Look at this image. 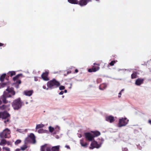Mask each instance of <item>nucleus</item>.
I'll return each mask as SVG.
<instances>
[{
  "label": "nucleus",
  "instance_id": "obj_1",
  "mask_svg": "<svg viewBox=\"0 0 151 151\" xmlns=\"http://www.w3.org/2000/svg\"><path fill=\"white\" fill-rule=\"evenodd\" d=\"M15 94V92L13 88L8 87L4 92L3 94L1 96V99L4 103H6L8 101L6 100V98L11 97L12 96L14 95Z\"/></svg>",
  "mask_w": 151,
  "mask_h": 151
},
{
  "label": "nucleus",
  "instance_id": "obj_2",
  "mask_svg": "<svg viewBox=\"0 0 151 151\" xmlns=\"http://www.w3.org/2000/svg\"><path fill=\"white\" fill-rule=\"evenodd\" d=\"M98 142L94 141L91 142L89 147L90 149H93L95 148H99L101 147L104 140L102 138H99L98 139Z\"/></svg>",
  "mask_w": 151,
  "mask_h": 151
},
{
  "label": "nucleus",
  "instance_id": "obj_3",
  "mask_svg": "<svg viewBox=\"0 0 151 151\" xmlns=\"http://www.w3.org/2000/svg\"><path fill=\"white\" fill-rule=\"evenodd\" d=\"M22 106V102L20 98L14 100L13 102L12 106L15 110H18Z\"/></svg>",
  "mask_w": 151,
  "mask_h": 151
},
{
  "label": "nucleus",
  "instance_id": "obj_4",
  "mask_svg": "<svg viewBox=\"0 0 151 151\" xmlns=\"http://www.w3.org/2000/svg\"><path fill=\"white\" fill-rule=\"evenodd\" d=\"M60 85V83L55 79L48 81L47 83V86L50 89H52L57 88Z\"/></svg>",
  "mask_w": 151,
  "mask_h": 151
},
{
  "label": "nucleus",
  "instance_id": "obj_5",
  "mask_svg": "<svg viewBox=\"0 0 151 151\" xmlns=\"http://www.w3.org/2000/svg\"><path fill=\"white\" fill-rule=\"evenodd\" d=\"M10 133V130L6 128L0 133V137L2 138H9L11 137Z\"/></svg>",
  "mask_w": 151,
  "mask_h": 151
},
{
  "label": "nucleus",
  "instance_id": "obj_6",
  "mask_svg": "<svg viewBox=\"0 0 151 151\" xmlns=\"http://www.w3.org/2000/svg\"><path fill=\"white\" fill-rule=\"evenodd\" d=\"M10 116V115L6 112H0V119H5L4 122L6 124H7L9 122V118Z\"/></svg>",
  "mask_w": 151,
  "mask_h": 151
},
{
  "label": "nucleus",
  "instance_id": "obj_7",
  "mask_svg": "<svg viewBox=\"0 0 151 151\" xmlns=\"http://www.w3.org/2000/svg\"><path fill=\"white\" fill-rule=\"evenodd\" d=\"M129 120L126 118H122L119 119L118 125L119 127H121L126 126L128 123Z\"/></svg>",
  "mask_w": 151,
  "mask_h": 151
},
{
  "label": "nucleus",
  "instance_id": "obj_8",
  "mask_svg": "<svg viewBox=\"0 0 151 151\" xmlns=\"http://www.w3.org/2000/svg\"><path fill=\"white\" fill-rule=\"evenodd\" d=\"M29 142H30L33 144L35 143L36 141L35 139V137L34 134L32 133L31 134L29 135L26 139L25 141V143H27Z\"/></svg>",
  "mask_w": 151,
  "mask_h": 151
},
{
  "label": "nucleus",
  "instance_id": "obj_9",
  "mask_svg": "<svg viewBox=\"0 0 151 151\" xmlns=\"http://www.w3.org/2000/svg\"><path fill=\"white\" fill-rule=\"evenodd\" d=\"M85 136L86 139L89 141H92L94 139V136L91 132L86 133Z\"/></svg>",
  "mask_w": 151,
  "mask_h": 151
},
{
  "label": "nucleus",
  "instance_id": "obj_10",
  "mask_svg": "<svg viewBox=\"0 0 151 151\" xmlns=\"http://www.w3.org/2000/svg\"><path fill=\"white\" fill-rule=\"evenodd\" d=\"M91 1V0H80L78 2V4L81 6H83L86 5L88 3Z\"/></svg>",
  "mask_w": 151,
  "mask_h": 151
},
{
  "label": "nucleus",
  "instance_id": "obj_11",
  "mask_svg": "<svg viewBox=\"0 0 151 151\" xmlns=\"http://www.w3.org/2000/svg\"><path fill=\"white\" fill-rule=\"evenodd\" d=\"M51 147L47 144L42 146L41 147V151H45L46 149V151H51Z\"/></svg>",
  "mask_w": 151,
  "mask_h": 151
},
{
  "label": "nucleus",
  "instance_id": "obj_12",
  "mask_svg": "<svg viewBox=\"0 0 151 151\" xmlns=\"http://www.w3.org/2000/svg\"><path fill=\"white\" fill-rule=\"evenodd\" d=\"M48 73L49 71H46L42 75V77L44 80L47 81L49 80L47 77Z\"/></svg>",
  "mask_w": 151,
  "mask_h": 151
},
{
  "label": "nucleus",
  "instance_id": "obj_13",
  "mask_svg": "<svg viewBox=\"0 0 151 151\" xmlns=\"http://www.w3.org/2000/svg\"><path fill=\"white\" fill-rule=\"evenodd\" d=\"M99 69V67L98 66H93L92 68H91L88 69V71L89 72H95L98 70Z\"/></svg>",
  "mask_w": 151,
  "mask_h": 151
},
{
  "label": "nucleus",
  "instance_id": "obj_14",
  "mask_svg": "<svg viewBox=\"0 0 151 151\" xmlns=\"http://www.w3.org/2000/svg\"><path fill=\"white\" fill-rule=\"evenodd\" d=\"M106 120L110 123H112L114 120V117L111 116H107L106 117Z\"/></svg>",
  "mask_w": 151,
  "mask_h": 151
},
{
  "label": "nucleus",
  "instance_id": "obj_15",
  "mask_svg": "<svg viewBox=\"0 0 151 151\" xmlns=\"http://www.w3.org/2000/svg\"><path fill=\"white\" fill-rule=\"evenodd\" d=\"M33 90H26L24 91L23 94L24 95L28 96H30L33 93Z\"/></svg>",
  "mask_w": 151,
  "mask_h": 151
},
{
  "label": "nucleus",
  "instance_id": "obj_16",
  "mask_svg": "<svg viewBox=\"0 0 151 151\" xmlns=\"http://www.w3.org/2000/svg\"><path fill=\"white\" fill-rule=\"evenodd\" d=\"M10 106V105H3L1 106H0V110H9V107Z\"/></svg>",
  "mask_w": 151,
  "mask_h": 151
},
{
  "label": "nucleus",
  "instance_id": "obj_17",
  "mask_svg": "<svg viewBox=\"0 0 151 151\" xmlns=\"http://www.w3.org/2000/svg\"><path fill=\"white\" fill-rule=\"evenodd\" d=\"M80 143L81 146L85 148L87 147V144L86 142L84 141L83 139H81L80 140Z\"/></svg>",
  "mask_w": 151,
  "mask_h": 151
},
{
  "label": "nucleus",
  "instance_id": "obj_18",
  "mask_svg": "<svg viewBox=\"0 0 151 151\" xmlns=\"http://www.w3.org/2000/svg\"><path fill=\"white\" fill-rule=\"evenodd\" d=\"M143 81L142 79L138 78L136 80L135 82V84L137 86H139L142 84Z\"/></svg>",
  "mask_w": 151,
  "mask_h": 151
},
{
  "label": "nucleus",
  "instance_id": "obj_19",
  "mask_svg": "<svg viewBox=\"0 0 151 151\" xmlns=\"http://www.w3.org/2000/svg\"><path fill=\"white\" fill-rule=\"evenodd\" d=\"M91 132L94 136V138L99 136L101 134L100 132L98 131H91Z\"/></svg>",
  "mask_w": 151,
  "mask_h": 151
},
{
  "label": "nucleus",
  "instance_id": "obj_20",
  "mask_svg": "<svg viewBox=\"0 0 151 151\" xmlns=\"http://www.w3.org/2000/svg\"><path fill=\"white\" fill-rule=\"evenodd\" d=\"M60 130V127L58 126H56L55 127V132L54 133V134H58L59 133Z\"/></svg>",
  "mask_w": 151,
  "mask_h": 151
},
{
  "label": "nucleus",
  "instance_id": "obj_21",
  "mask_svg": "<svg viewBox=\"0 0 151 151\" xmlns=\"http://www.w3.org/2000/svg\"><path fill=\"white\" fill-rule=\"evenodd\" d=\"M68 1L72 4H78V1L77 0H68Z\"/></svg>",
  "mask_w": 151,
  "mask_h": 151
},
{
  "label": "nucleus",
  "instance_id": "obj_22",
  "mask_svg": "<svg viewBox=\"0 0 151 151\" xmlns=\"http://www.w3.org/2000/svg\"><path fill=\"white\" fill-rule=\"evenodd\" d=\"M60 147V146L59 145L53 147L52 148L51 150L52 151H59Z\"/></svg>",
  "mask_w": 151,
  "mask_h": 151
},
{
  "label": "nucleus",
  "instance_id": "obj_23",
  "mask_svg": "<svg viewBox=\"0 0 151 151\" xmlns=\"http://www.w3.org/2000/svg\"><path fill=\"white\" fill-rule=\"evenodd\" d=\"M6 141L5 139H2L0 142V145L4 146L6 145Z\"/></svg>",
  "mask_w": 151,
  "mask_h": 151
},
{
  "label": "nucleus",
  "instance_id": "obj_24",
  "mask_svg": "<svg viewBox=\"0 0 151 151\" xmlns=\"http://www.w3.org/2000/svg\"><path fill=\"white\" fill-rule=\"evenodd\" d=\"M38 132L39 133H46L48 132V131L47 130L43 129H39L38 131Z\"/></svg>",
  "mask_w": 151,
  "mask_h": 151
},
{
  "label": "nucleus",
  "instance_id": "obj_25",
  "mask_svg": "<svg viewBox=\"0 0 151 151\" xmlns=\"http://www.w3.org/2000/svg\"><path fill=\"white\" fill-rule=\"evenodd\" d=\"M107 87V85L106 83H103L101 84L100 86V88H101V89L103 90L105 89Z\"/></svg>",
  "mask_w": 151,
  "mask_h": 151
},
{
  "label": "nucleus",
  "instance_id": "obj_26",
  "mask_svg": "<svg viewBox=\"0 0 151 151\" xmlns=\"http://www.w3.org/2000/svg\"><path fill=\"white\" fill-rule=\"evenodd\" d=\"M44 127V125L43 124H37L36 125V129H38L40 128H43Z\"/></svg>",
  "mask_w": 151,
  "mask_h": 151
},
{
  "label": "nucleus",
  "instance_id": "obj_27",
  "mask_svg": "<svg viewBox=\"0 0 151 151\" xmlns=\"http://www.w3.org/2000/svg\"><path fill=\"white\" fill-rule=\"evenodd\" d=\"M6 74H2L0 78V80L1 82H2L4 81V79L5 77Z\"/></svg>",
  "mask_w": 151,
  "mask_h": 151
},
{
  "label": "nucleus",
  "instance_id": "obj_28",
  "mask_svg": "<svg viewBox=\"0 0 151 151\" xmlns=\"http://www.w3.org/2000/svg\"><path fill=\"white\" fill-rule=\"evenodd\" d=\"M15 72L14 71H9L8 73V74L10 75L11 76L15 75Z\"/></svg>",
  "mask_w": 151,
  "mask_h": 151
},
{
  "label": "nucleus",
  "instance_id": "obj_29",
  "mask_svg": "<svg viewBox=\"0 0 151 151\" xmlns=\"http://www.w3.org/2000/svg\"><path fill=\"white\" fill-rule=\"evenodd\" d=\"M48 129L50 132L52 133L55 131V127L54 128L51 126L49 127Z\"/></svg>",
  "mask_w": 151,
  "mask_h": 151
},
{
  "label": "nucleus",
  "instance_id": "obj_30",
  "mask_svg": "<svg viewBox=\"0 0 151 151\" xmlns=\"http://www.w3.org/2000/svg\"><path fill=\"white\" fill-rule=\"evenodd\" d=\"M22 74H19L16 76L15 77H14L13 78V80L14 81H15L17 80L19 78V77L21 75H22Z\"/></svg>",
  "mask_w": 151,
  "mask_h": 151
},
{
  "label": "nucleus",
  "instance_id": "obj_31",
  "mask_svg": "<svg viewBox=\"0 0 151 151\" xmlns=\"http://www.w3.org/2000/svg\"><path fill=\"white\" fill-rule=\"evenodd\" d=\"M136 73L135 72H134L131 75L132 78H136Z\"/></svg>",
  "mask_w": 151,
  "mask_h": 151
},
{
  "label": "nucleus",
  "instance_id": "obj_32",
  "mask_svg": "<svg viewBox=\"0 0 151 151\" xmlns=\"http://www.w3.org/2000/svg\"><path fill=\"white\" fill-rule=\"evenodd\" d=\"M124 91V89H122L119 92V93L118 94V97L119 98H120L121 97V96L122 94V92Z\"/></svg>",
  "mask_w": 151,
  "mask_h": 151
},
{
  "label": "nucleus",
  "instance_id": "obj_33",
  "mask_svg": "<svg viewBox=\"0 0 151 151\" xmlns=\"http://www.w3.org/2000/svg\"><path fill=\"white\" fill-rule=\"evenodd\" d=\"M27 146L26 145H24L22 146V147H21L20 148L21 149V150L23 151L25 149H26L27 148Z\"/></svg>",
  "mask_w": 151,
  "mask_h": 151
},
{
  "label": "nucleus",
  "instance_id": "obj_34",
  "mask_svg": "<svg viewBox=\"0 0 151 151\" xmlns=\"http://www.w3.org/2000/svg\"><path fill=\"white\" fill-rule=\"evenodd\" d=\"M3 150H5L6 151H10V149L6 147H4L3 148Z\"/></svg>",
  "mask_w": 151,
  "mask_h": 151
},
{
  "label": "nucleus",
  "instance_id": "obj_35",
  "mask_svg": "<svg viewBox=\"0 0 151 151\" xmlns=\"http://www.w3.org/2000/svg\"><path fill=\"white\" fill-rule=\"evenodd\" d=\"M21 142V140L19 139H18L16 140L15 142V145H17L19 144Z\"/></svg>",
  "mask_w": 151,
  "mask_h": 151
},
{
  "label": "nucleus",
  "instance_id": "obj_36",
  "mask_svg": "<svg viewBox=\"0 0 151 151\" xmlns=\"http://www.w3.org/2000/svg\"><path fill=\"white\" fill-rule=\"evenodd\" d=\"M115 63L116 61H112L109 64L111 66H113Z\"/></svg>",
  "mask_w": 151,
  "mask_h": 151
},
{
  "label": "nucleus",
  "instance_id": "obj_37",
  "mask_svg": "<svg viewBox=\"0 0 151 151\" xmlns=\"http://www.w3.org/2000/svg\"><path fill=\"white\" fill-rule=\"evenodd\" d=\"M5 83H0V88L4 87L5 86Z\"/></svg>",
  "mask_w": 151,
  "mask_h": 151
},
{
  "label": "nucleus",
  "instance_id": "obj_38",
  "mask_svg": "<svg viewBox=\"0 0 151 151\" xmlns=\"http://www.w3.org/2000/svg\"><path fill=\"white\" fill-rule=\"evenodd\" d=\"M65 88V87L64 86H61L59 87V89L60 90H64Z\"/></svg>",
  "mask_w": 151,
  "mask_h": 151
},
{
  "label": "nucleus",
  "instance_id": "obj_39",
  "mask_svg": "<svg viewBox=\"0 0 151 151\" xmlns=\"http://www.w3.org/2000/svg\"><path fill=\"white\" fill-rule=\"evenodd\" d=\"M42 87L44 89H46V90H48L49 89H50L49 88H48V87L47 88H46L45 86H43Z\"/></svg>",
  "mask_w": 151,
  "mask_h": 151
},
{
  "label": "nucleus",
  "instance_id": "obj_40",
  "mask_svg": "<svg viewBox=\"0 0 151 151\" xmlns=\"http://www.w3.org/2000/svg\"><path fill=\"white\" fill-rule=\"evenodd\" d=\"M122 149L123 151H127L128 150V149L126 147L123 148Z\"/></svg>",
  "mask_w": 151,
  "mask_h": 151
},
{
  "label": "nucleus",
  "instance_id": "obj_41",
  "mask_svg": "<svg viewBox=\"0 0 151 151\" xmlns=\"http://www.w3.org/2000/svg\"><path fill=\"white\" fill-rule=\"evenodd\" d=\"M17 83H18L19 84H20L21 83V81L20 80H17V81L16 82Z\"/></svg>",
  "mask_w": 151,
  "mask_h": 151
},
{
  "label": "nucleus",
  "instance_id": "obj_42",
  "mask_svg": "<svg viewBox=\"0 0 151 151\" xmlns=\"http://www.w3.org/2000/svg\"><path fill=\"white\" fill-rule=\"evenodd\" d=\"M6 144L7 145H11V144L10 142H8V141H6Z\"/></svg>",
  "mask_w": 151,
  "mask_h": 151
},
{
  "label": "nucleus",
  "instance_id": "obj_43",
  "mask_svg": "<svg viewBox=\"0 0 151 151\" xmlns=\"http://www.w3.org/2000/svg\"><path fill=\"white\" fill-rule=\"evenodd\" d=\"M64 93V92L63 91H61L59 93V94L60 95H62Z\"/></svg>",
  "mask_w": 151,
  "mask_h": 151
},
{
  "label": "nucleus",
  "instance_id": "obj_44",
  "mask_svg": "<svg viewBox=\"0 0 151 151\" xmlns=\"http://www.w3.org/2000/svg\"><path fill=\"white\" fill-rule=\"evenodd\" d=\"M17 131H18L20 132H22V130L20 129H17Z\"/></svg>",
  "mask_w": 151,
  "mask_h": 151
},
{
  "label": "nucleus",
  "instance_id": "obj_45",
  "mask_svg": "<svg viewBox=\"0 0 151 151\" xmlns=\"http://www.w3.org/2000/svg\"><path fill=\"white\" fill-rule=\"evenodd\" d=\"M21 150V149H17L15 150V151H20Z\"/></svg>",
  "mask_w": 151,
  "mask_h": 151
},
{
  "label": "nucleus",
  "instance_id": "obj_46",
  "mask_svg": "<svg viewBox=\"0 0 151 151\" xmlns=\"http://www.w3.org/2000/svg\"><path fill=\"white\" fill-rule=\"evenodd\" d=\"M65 147L68 149H70V147L68 145H66L65 146Z\"/></svg>",
  "mask_w": 151,
  "mask_h": 151
},
{
  "label": "nucleus",
  "instance_id": "obj_47",
  "mask_svg": "<svg viewBox=\"0 0 151 151\" xmlns=\"http://www.w3.org/2000/svg\"><path fill=\"white\" fill-rule=\"evenodd\" d=\"M38 80V79L37 78L35 77V81H37Z\"/></svg>",
  "mask_w": 151,
  "mask_h": 151
},
{
  "label": "nucleus",
  "instance_id": "obj_48",
  "mask_svg": "<svg viewBox=\"0 0 151 151\" xmlns=\"http://www.w3.org/2000/svg\"><path fill=\"white\" fill-rule=\"evenodd\" d=\"M55 137L56 139H58L59 138V137L58 135H56Z\"/></svg>",
  "mask_w": 151,
  "mask_h": 151
},
{
  "label": "nucleus",
  "instance_id": "obj_49",
  "mask_svg": "<svg viewBox=\"0 0 151 151\" xmlns=\"http://www.w3.org/2000/svg\"><path fill=\"white\" fill-rule=\"evenodd\" d=\"M3 45L4 44L3 43H0V47L3 46Z\"/></svg>",
  "mask_w": 151,
  "mask_h": 151
},
{
  "label": "nucleus",
  "instance_id": "obj_50",
  "mask_svg": "<svg viewBox=\"0 0 151 151\" xmlns=\"http://www.w3.org/2000/svg\"><path fill=\"white\" fill-rule=\"evenodd\" d=\"M78 72V70L77 69H76L75 70V72L76 73H77Z\"/></svg>",
  "mask_w": 151,
  "mask_h": 151
},
{
  "label": "nucleus",
  "instance_id": "obj_51",
  "mask_svg": "<svg viewBox=\"0 0 151 151\" xmlns=\"http://www.w3.org/2000/svg\"><path fill=\"white\" fill-rule=\"evenodd\" d=\"M148 122L150 124H151V120H149L148 121Z\"/></svg>",
  "mask_w": 151,
  "mask_h": 151
},
{
  "label": "nucleus",
  "instance_id": "obj_52",
  "mask_svg": "<svg viewBox=\"0 0 151 151\" xmlns=\"http://www.w3.org/2000/svg\"><path fill=\"white\" fill-rule=\"evenodd\" d=\"M2 103V101L1 100V99H0V105H1Z\"/></svg>",
  "mask_w": 151,
  "mask_h": 151
},
{
  "label": "nucleus",
  "instance_id": "obj_53",
  "mask_svg": "<svg viewBox=\"0 0 151 151\" xmlns=\"http://www.w3.org/2000/svg\"><path fill=\"white\" fill-rule=\"evenodd\" d=\"M93 65H99V64H96V63H94L93 64Z\"/></svg>",
  "mask_w": 151,
  "mask_h": 151
},
{
  "label": "nucleus",
  "instance_id": "obj_54",
  "mask_svg": "<svg viewBox=\"0 0 151 151\" xmlns=\"http://www.w3.org/2000/svg\"><path fill=\"white\" fill-rule=\"evenodd\" d=\"M64 92L65 93H66L67 92V90H64Z\"/></svg>",
  "mask_w": 151,
  "mask_h": 151
},
{
  "label": "nucleus",
  "instance_id": "obj_55",
  "mask_svg": "<svg viewBox=\"0 0 151 151\" xmlns=\"http://www.w3.org/2000/svg\"><path fill=\"white\" fill-rule=\"evenodd\" d=\"M82 137L81 135V134H80L79 135H78V137Z\"/></svg>",
  "mask_w": 151,
  "mask_h": 151
},
{
  "label": "nucleus",
  "instance_id": "obj_56",
  "mask_svg": "<svg viewBox=\"0 0 151 151\" xmlns=\"http://www.w3.org/2000/svg\"><path fill=\"white\" fill-rule=\"evenodd\" d=\"M16 87L17 88H19V86H16Z\"/></svg>",
  "mask_w": 151,
  "mask_h": 151
},
{
  "label": "nucleus",
  "instance_id": "obj_57",
  "mask_svg": "<svg viewBox=\"0 0 151 151\" xmlns=\"http://www.w3.org/2000/svg\"><path fill=\"white\" fill-rule=\"evenodd\" d=\"M64 96H62V97L63 98L64 97Z\"/></svg>",
  "mask_w": 151,
  "mask_h": 151
},
{
  "label": "nucleus",
  "instance_id": "obj_58",
  "mask_svg": "<svg viewBox=\"0 0 151 151\" xmlns=\"http://www.w3.org/2000/svg\"><path fill=\"white\" fill-rule=\"evenodd\" d=\"M96 1H99V0H95Z\"/></svg>",
  "mask_w": 151,
  "mask_h": 151
},
{
  "label": "nucleus",
  "instance_id": "obj_59",
  "mask_svg": "<svg viewBox=\"0 0 151 151\" xmlns=\"http://www.w3.org/2000/svg\"><path fill=\"white\" fill-rule=\"evenodd\" d=\"M69 88H71V87H69Z\"/></svg>",
  "mask_w": 151,
  "mask_h": 151
},
{
  "label": "nucleus",
  "instance_id": "obj_60",
  "mask_svg": "<svg viewBox=\"0 0 151 151\" xmlns=\"http://www.w3.org/2000/svg\"><path fill=\"white\" fill-rule=\"evenodd\" d=\"M28 103L27 102H26V104H27Z\"/></svg>",
  "mask_w": 151,
  "mask_h": 151
}]
</instances>
